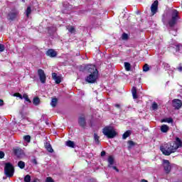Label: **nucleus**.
I'll return each mask as SVG.
<instances>
[{
  "label": "nucleus",
  "instance_id": "1",
  "mask_svg": "<svg viewBox=\"0 0 182 182\" xmlns=\"http://www.w3.org/2000/svg\"><path fill=\"white\" fill-rule=\"evenodd\" d=\"M161 151H162L164 156H170L172 153H176V150L175 149L173 144H164L163 146L160 147Z\"/></svg>",
  "mask_w": 182,
  "mask_h": 182
},
{
  "label": "nucleus",
  "instance_id": "2",
  "mask_svg": "<svg viewBox=\"0 0 182 182\" xmlns=\"http://www.w3.org/2000/svg\"><path fill=\"white\" fill-rule=\"evenodd\" d=\"M102 133L108 139H114V137H116V136L117 135V132H116V131H114V129H113L112 127H105L102 129Z\"/></svg>",
  "mask_w": 182,
  "mask_h": 182
},
{
  "label": "nucleus",
  "instance_id": "3",
  "mask_svg": "<svg viewBox=\"0 0 182 182\" xmlns=\"http://www.w3.org/2000/svg\"><path fill=\"white\" fill-rule=\"evenodd\" d=\"M15 173V168H14V165L11 163L5 164L4 166V174L6 177H14V174Z\"/></svg>",
  "mask_w": 182,
  "mask_h": 182
},
{
  "label": "nucleus",
  "instance_id": "4",
  "mask_svg": "<svg viewBox=\"0 0 182 182\" xmlns=\"http://www.w3.org/2000/svg\"><path fill=\"white\" fill-rule=\"evenodd\" d=\"M171 19L168 21V25L171 27L174 26L176 23H177V19H178V11L177 10L174 9L172 11L171 13Z\"/></svg>",
  "mask_w": 182,
  "mask_h": 182
},
{
  "label": "nucleus",
  "instance_id": "5",
  "mask_svg": "<svg viewBox=\"0 0 182 182\" xmlns=\"http://www.w3.org/2000/svg\"><path fill=\"white\" fill-rule=\"evenodd\" d=\"M97 77H99V73H94L92 74H89L85 77V81L87 83H96V80H97Z\"/></svg>",
  "mask_w": 182,
  "mask_h": 182
},
{
  "label": "nucleus",
  "instance_id": "6",
  "mask_svg": "<svg viewBox=\"0 0 182 182\" xmlns=\"http://www.w3.org/2000/svg\"><path fill=\"white\" fill-rule=\"evenodd\" d=\"M84 72H85V73H90V75L99 73V71H97V69L96 68V66H95L94 65H85L84 68Z\"/></svg>",
  "mask_w": 182,
  "mask_h": 182
},
{
  "label": "nucleus",
  "instance_id": "7",
  "mask_svg": "<svg viewBox=\"0 0 182 182\" xmlns=\"http://www.w3.org/2000/svg\"><path fill=\"white\" fill-rule=\"evenodd\" d=\"M14 154L18 159H22L23 156H25V152H23V150L21 149L20 147H16L13 149Z\"/></svg>",
  "mask_w": 182,
  "mask_h": 182
},
{
  "label": "nucleus",
  "instance_id": "8",
  "mask_svg": "<svg viewBox=\"0 0 182 182\" xmlns=\"http://www.w3.org/2000/svg\"><path fill=\"white\" fill-rule=\"evenodd\" d=\"M38 75L41 83L43 84L46 83V75L45 74V71H43V70L38 69Z\"/></svg>",
  "mask_w": 182,
  "mask_h": 182
},
{
  "label": "nucleus",
  "instance_id": "9",
  "mask_svg": "<svg viewBox=\"0 0 182 182\" xmlns=\"http://www.w3.org/2000/svg\"><path fill=\"white\" fill-rule=\"evenodd\" d=\"M164 170L166 174H170L171 171V166L170 165V161L168 160H164Z\"/></svg>",
  "mask_w": 182,
  "mask_h": 182
},
{
  "label": "nucleus",
  "instance_id": "10",
  "mask_svg": "<svg viewBox=\"0 0 182 182\" xmlns=\"http://www.w3.org/2000/svg\"><path fill=\"white\" fill-rule=\"evenodd\" d=\"M157 9H159V1L156 0L151 6V12L152 15L157 14Z\"/></svg>",
  "mask_w": 182,
  "mask_h": 182
},
{
  "label": "nucleus",
  "instance_id": "11",
  "mask_svg": "<svg viewBox=\"0 0 182 182\" xmlns=\"http://www.w3.org/2000/svg\"><path fill=\"white\" fill-rule=\"evenodd\" d=\"M172 105L175 107V109H177L178 110V109H180L182 106V102L181 100L178 99H175L173 100Z\"/></svg>",
  "mask_w": 182,
  "mask_h": 182
},
{
  "label": "nucleus",
  "instance_id": "12",
  "mask_svg": "<svg viewBox=\"0 0 182 182\" xmlns=\"http://www.w3.org/2000/svg\"><path fill=\"white\" fill-rule=\"evenodd\" d=\"M173 147L175 148V150L177 151V149L181 147L182 146V141L180 138L177 137L175 142L171 143Z\"/></svg>",
  "mask_w": 182,
  "mask_h": 182
},
{
  "label": "nucleus",
  "instance_id": "13",
  "mask_svg": "<svg viewBox=\"0 0 182 182\" xmlns=\"http://www.w3.org/2000/svg\"><path fill=\"white\" fill-rule=\"evenodd\" d=\"M46 55L50 58H56V56H58V53L53 49H49L46 51Z\"/></svg>",
  "mask_w": 182,
  "mask_h": 182
},
{
  "label": "nucleus",
  "instance_id": "14",
  "mask_svg": "<svg viewBox=\"0 0 182 182\" xmlns=\"http://www.w3.org/2000/svg\"><path fill=\"white\" fill-rule=\"evenodd\" d=\"M78 124H80L81 127H86V119L85 118V116L82 115L79 117Z\"/></svg>",
  "mask_w": 182,
  "mask_h": 182
},
{
  "label": "nucleus",
  "instance_id": "15",
  "mask_svg": "<svg viewBox=\"0 0 182 182\" xmlns=\"http://www.w3.org/2000/svg\"><path fill=\"white\" fill-rule=\"evenodd\" d=\"M52 78L53 79V80H55L57 85H59V83L62 82L60 77L58 76V74H56V73H52Z\"/></svg>",
  "mask_w": 182,
  "mask_h": 182
},
{
  "label": "nucleus",
  "instance_id": "16",
  "mask_svg": "<svg viewBox=\"0 0 182 182\" xmlns=\"http://www.w3.org/2000/svg\"><path fill=\"white\" fill-rule=\"evenodd\" d=\"M19 14L18 11H12L9 14V19L11 21H14V19H16L18 16V14Z\"/></svg>",
  "mask_w": 182,
  "mask_h": 182
},
{
  "label": "nucleus",
  "instance_id": "17",
  "mask_svg": "<svg viewBox=\"0 0 182 182\" xmlns=\"http://www.w3.org/2000/svg\"><path fill=\"white\" fill-rule=\"evenodd\" d=\"M107 161L109 163L108 167H112L113 164H114V158L113 156H110L108 157Z\"/></svg>",
  "mask_w": 182,
  "mask_h": 182
},
{
  "label": "nucleus",
  "instance_id": "18",
  "mask_svg": "<svg viewBox=\"0 0 182 182\" xmlns=\"http://www.w3.org/2000/svg\"><path fill=\"white\" fill-rule=\"evenodd\" d=\"M169 129L170 128L168 127V126H167L166 124H163L161 127V132L162 133H167V132H168Z\"/></svg>",
  "mask_w": 182,
  "mask_h": 182
},
{
  "label": "nucleus",
  "instance_id": "19",
  "mask_svg": "<svg viewBox=\"0 0 182 182\" xmlns=\"http://www.w3.org/2000/svg\"><path fill=\"white\" fill-rule=\"evenodd\" d=\"M65 145L68 146V147H71V149H75V142L70 140L67 141Z\"/></svg>",
  "mask_w": 182,
  "mask_h": 182
},
{
  "label": "nucleus",
  "instance_id": "20",
  "mask_svg": "<svg viewBox=\"0 0 182 182\" xmlns=\"http://www.w3.org/2000/svg\"><path fill=\"white\" fill-rule=\"evenodd\" d=\"M132 93L133 99H137V90L136 89V87H132Z\"/></svg>",
  "mask_w": 182,
  "mask_h": 182
},
{
  "label": "nucleus",
  "instance_id": "21",
  "mask_svg": "<svg viewBox=\"0 0 182 182\" xmlns=\"http://www.w3.org/2000/svg\"><path fill=\"white\" fill-rule=\"evenodd\" d=\"M33 105H35V106H38V105H40L41 103V100L39 99V97H36L33 100Z\"/></svg>",
  "mask_w": 182,
  "mask_h": 182
},
{
  "label": "nucleus",
  "instance_id": "22",
  "mask_svg": "<svg viewBox=\"0 0 182 182\" xmlns=\"http://www.w3.org/2000/svg\"><path fill=\"white\" fill-rule=\"evenodd\" d=\"M67 29L70 32V33H75V32H76V29H75V27L73 26H67Z\"/></svg>",
  "mask_w": 182,
  "mask_h": 182
},
{
  "label": "nucleus",
  "instance_id": "23",
  "mask_svg": "<svg viewBox=\"0 0 182 182\" xmlns=\"http://www.w3.org/2000/svg\"><path fill=\"white\" fill-rule=\"evenodd\" d=\"M174 48H175L176 52H179V53H182V46H181V44L176 45Z\"/></svg>",
  "mask_w": 182,
  "mask_h": 182
},
{
  "label": "nucleus",
  "instance_id": "24",
  "mask_svg": "<svg viewBox=\"0 0 182 182\" xmlns=\"http://www.w3.org/2000/svg\"><path fill=\"white\" fill-rule=\"evenodd\" d=\"M124 68L127 72H129V70L132 69V65H130V63L125 62Z\"/></svg>",
  "mask_w": 182,
  "mask_h": 182
},
{
  "label": "nucleus",
  "instance_id": "25",
  "mask_svg": "<svg viewBox=\"0 0 182 182\" xmlns=\"http://www.w3.org/2000/svg\"><path fill=\"white\" fill-rule=\"evenodd\" d=\"M58 104V98H53L50 102V105L52 107H56V105Z\"/></svg>",
  "mask_w": 182,
  "mask_h": 182
},
{
  "label": "nucleus",
  "instance_id": "26",
  "mask_svg": "<svg viewBox=\"0 0 182 182\" xmlns=\"http://www.w3.org/2000/svg\"><path fill=\"white\" fill-rule=\"evenodd\" d=\"M46 149L49 151V153H53V149H52V145H50V144H46Z\"/></svg>",
  "mask_w": 182,
  "mask_h": 182
},
{
  "label": "nucleus",
  "instance_id": "27",
  "mask_svg": "<svg viewBox=\"0 0 182 182\" xmlns=\"http://www.w3.org/2000/svg\"><path fill=\"white\" fill-rule=\"evenodd\" d=\"M162 123H173V118H166L161 120Z\"/></svg>",
  "mask_w": 182,
  "mask_h": 182
},
{
  "label": "nucleus",
  "instance_id": "28",
  "mask_svg": "<svg viewBox=\"0 0 182 182\" xmlns=\"http://www.w3.org/2000/svg\"><path fill=\"white\" fill-rule=\"evenodd\" d=\"M99 139H100V137L99 136H97V134L95 133L94 134V140H95L96 144H99L100 143V141H99Z\"/></svg>",
  "mask_w": 182,
  "mask_h": 182
},
{
  "label": "nucleus",
  "instance_id": "29",
  "mask_svg": "<svg viewBox=\"0 0 182 182\" xmlns=\"http://www.w3.org/2000/svg\"><path fill=\"white\" fill-rule=\"evenodd\" d=\"M18 167H19V168L23 169L25 168V162L20 161L18 162Z\"/></svg>",
  "mask_w": 182,
  "mask_h": 182
},
{
  "label": "nucleus",
  "instance_id": "30",
  "mask_svg": "<svg viewBox=\"0 0 182 182\" xmlns=\"http://www.w3.org/2000/svg\"><path fill=\"white\" fill-rule=\"evenodd\" d=\"M130 134H131L130 131H127L123 134L122 139L125 140V139H127V137H129V136H130Z\"/></svg>",
  "mask_w": 182,
  "mask_h": 182
},
{
  "label": "nucleus",
  "instance_id": "31",
  "mask_svg": "<svg viewBox=\"0 0 182 182\" xmlns=\"http://www.w3.org/2000/svg\"><path fill=\"white\" fill-rule=\"evenodd\" d=\"M122 41H127L129 39V35L126 33H122Z\"/></svg>",
  "mask_w": 182,
  "mask_h": 182
},
{
  "label": "nucleus",
  "instance_id": "32",
  "mask_svg": "<svg viewBox=\"0 0 182 182\" xmlns=\"http://www.w3.org/2000/svg\"><path fill=\"white\" fill-rule=\"evenodd\" d=\"M150 70V67H149L148 64H145L143 67V71L144 72H149Z\"/></svg>",
  "mask_w": 182,
  "mask_h": 182
},
{
  "label": "nucleus",
  "instance_id": "33",
  "mask_svg": "<svg viewBox=\"0 0 182 182\" xmlns=\"http://www.w3.org/2000/svg\"><path fill=\"white\" fill-rule=\"evenodd\" d=\"M32 12V9H31V6L27 7L26 14V16H29V15H31Z\"/></svg>",
  "mask_w": 182,
  "mask_h": 182
},
{
  "label": "nucleus",
  "instance_id": "34",
  "mask_svg": "<svg viewBox=\"0 0 182 182\" xmlns=\"http://www.w3.org/2000/svg\"><path fill=\"white\" fill-rule=\"evenodd\" d=\"M152 110H157L159 109V105H157L156 102H154L151 105Z\"/></svg>",
  "mask_w": 182,
  "mask_h": 182
},
{
  "label": "nucleus",
  "instance_id": "35",
  "mask_svg": "<svg viewBox=\"0 0 182 182\" xmlns=\"http://www.w3.org/2000/svg\"><path fill=\"white\" fill-rule=\"evenodd\" d=\"M23 139H24L25 141H27V143H29L31 141V136H29V135L24 136Z\"/></svg>",
  "mask_w": 182,
  "mask_h": 182
},
{
  "label": "nucleus",
  "instance_id": "36",
  "mask_svg": "<svg viewBox=\"0 0 182 182\" xmlns=\"http://www.w3.org/2000/svg\"><path fill=\"white\" fill-rule=\"evenodd\" d=\"M128 149L130 150L133 146H134V142L133 141H128Z\"/></svg>",
  "mask_w": 182,
  "mask_h": 182
},
{
  "label": "nucleus",
  "instance_id": "37",
  "mask_svg": "<svg viewBox=\"0 0 182 182\" xmlns=\"http://www.w3.org/2000/svg\"><path fill=\"white\" fill-rule=\"evenodd\" d=\"M24 182H31V176L29 175H26L24 177Z\"/></svg>",
  "mask_w": 182,
  "mask_h": 182
},
{
  "label": "nucleus",
  "instance_id": "38",
  "mask_svg": "<svg viewBox=\"0 0 182 182\" xmlns=\"http://www.w3.org/2000/svg\"><path fill=\"white\" fill-rule=\"evenodd\" d=\"M46 182H55V181H53V179L52 178V177H47L46 178Z\"/></svg>",
  "mask_w": 182,
  "mask_h": 182
},
{
  "label": "nucleus",
  "instance_id": "39",
  "mask_svg": "<svg viewBox=\"0 0 182 182\" xmlns=\"http://www.w3.org/2000/svg\"><path fill=\"white\" fill-rule=\"evenodd\" d=\"M4 50H5V46L0 43V52H4Z\"/></svg>",
  "mask_w": 182,
  "mask_h": 182
},
{
  "label": "nucleus",
  "instance_id": "40",
  "mask_svg": "<svg viewBox=\"0 0 182 182\" xmlns=\"http://www.w3.org/2000/svg\"><path fill=\"white\" fill-rule=\"evenodd\" d=\"M23 98L25 99V100H26V102H28L29 103H31V100H29V97H28V95H23Z\"/></svg>",
  "mask_w": 182,
  "mask_h": 182
},
{
  "label": "nucleus",
  "instance_id": "41",
  "mask_svg": "<svg viewBox=\"0 0 182 182\" xmlns=\"http://www.w3.org/2000/svg\"><path fill=\"white\" fill-rule=\"evenodd\" d=\"M14 96H15L16 97H19L20 99H22V95H21L20 93H15Z\"/></svg>",
  "mask_w": 182,
  "mask_h": 182
},
{
  "label": "nucleus",
  "instance_id": "42",
  "mask_svg": "<svg viewBox=\"0 0 182 182\" xmlns=\"http://www.w3.org/2000/svg\"><path fill=\"white\" fill-rule=\"evenodd\" d=\"M109 168H113V170H115L117 173H119V169L117 168V167L112 165V167H109Z\"/></svg>",
  "mask_w": 182,
  "mask_h": 182
},
{
  "label": "nucleus",
  "instance_id": "43",
  "mask_svg": "<svg viewBox=\"0 0 182 182\" xmlns=\"http://www.w3.org/2000/svg\"><path fill=\"white\" fill-rule=\"evenodd\" d=\"M4 157H5V153L0 151V159H4Z\"/></svg>",
  "mask_w": 182,
  "mask_h": 182
},
{
  "label": "nucleus",
  "instance_id": "44",
  "mask_svg": "<svg viewBox=\"0 0 182 182\" xmlns=\"http://www.w3.org/2000/svg\"><path fill=\"white\" fill-rule=\"evenodd\" d=\"M31 163H33V164H38V161H36V159H33L32 161H31Z\"/></svg>",
  "mask_w": 182,
  "mask_h": 182
},
{
  "label": "nucleus",
  "instance_id": "45",
  "mask_svg": "<svg viewBox=\"0 0 182 182\" xmlns=\"http://www.w3.org/2000/svg\"><path fill=\"white\" fill-rule=\"evenodd\" d=\"M177 70H178L179 72H182V66H181V64H179V67L177 68Z\"/></svg>",
  "mask_w": 182,
  "mask_h": 182
},
{
  "label": "nucleus",
  "instance_id": "46",
  "mask_svg": "<svg viewBox=\"0 0 182 182\" xmlns=\"http://www.w3.org/2000/svg\"><path fill=\"white\" fill-rule=\"evenodd\" d=\"M105 156H106V151H102L101 152V157H105Z\"/></svg>",
  "mask_w": 182,
  "mask_h": 182
},
{
  "label": "nucleus",
  "instance_id": "47",
  "mask_svg": "<svg viewBox=\"0 0 182 182\" xmlns=\"http://www.w3.org/2000/svg\"><path fill=\"white\" fill-rule=\"evenodd\" d=\"M114 107H117V109H120V104H115Z\"/></svg>",
  "mask_w": 182,
  "mask_h": 182
},
{
  "label": "nucleus",
  "instance_id": "48",
  "mask_svg": "<svg viewBox=\"0 0 182 182\" xmlns=\"http://www.w3.org/2000/svg\"><path fill=\"white\" fill-rule=\"evenodd\" d=\"M4 105V100H0V106H2Z\"/></svg>",
  "mask_w": 182,
  "mask_h": 182
},
{
  "label": "nucleus",
  "instance_id": "49",
  "mask_svg": "<svg viewBox=\"0 0 182 182\" xmlns=\"http://www.w3.org/2000/svg\"><path fill=\"white\" fill-rule=\"evenodd\" d=\"M129 109H132L131 106L126 107L125 110H129Z\"/></svg>",
  "mask_w": 182,
  "mask_h": 182
},
{
  "label": "nucleus",
  "instance_id": "50",
  "mask_svg": "<svg viewBox=\"0 0 182 182\" xmlns=\"http://www.w3.org/2000/svg\"><path fill=\"white\" fill-rule=\"evenodd\" d=\"M141 182H149V181H147V180L142 179V180L141 181Z\"/></svg>",
  "mask_w": 182,
  "mask_h": 182
},
{
  "label": "nucleus",
  "instance_id": "51",
  "mask_svg": "<svg viewBox=\"0 0 182 182\" xmlns=\"http://www.w3.org/2000/svg\"><path fill=\"white\" fill-rule=\"evenodd\" d=\"M32 182H38V179H34Z\"/></svg>",
  "mask_w": 182,
  "mask_h": 182
},
{
  "label": "nucleus",
  "instance_id": "52",
  "mask_svg": "<svg viewBox=\"0 0 182 182\" xmlns=\"http://www.w3.org/2000/svg\"><path fill=\"white\" fill-rule=\"evenodd\" d=\"M20 114H21V116H22V112H20Z\"/></svg>",
  "mask_w": 182,
  "mask_h": 182
},
{
  "label": "nucleus",
  "instance_id": "53",
  "mask_svg": "<svg viewBox=\"0 0 182 182\" xmlns=\"http://www.w3.org/2000/svg\"><path fill=\"white\" fill-rule=\"evenodd\" d=\"M23 1V2H25V0H22Z\"/></svg>",
  "mask_w": 182,
  "mask_h": 182
},
{
  "label": "nucleus",
  "instance_id": "54",
  "mask_svg": "<svg viewBox=\"0 0 182 182\" xmlns=\"http://www.w3.org/2000/svg\"><path fill=\"white\" fill-rule=\"evenodd\" d=\"M3 178H4V180H5V178H5V177H4Z\"/></svg>",
  "mask_w": 182,
  "mask_h": 182
}]
</instances>
